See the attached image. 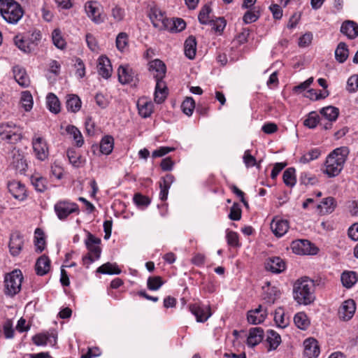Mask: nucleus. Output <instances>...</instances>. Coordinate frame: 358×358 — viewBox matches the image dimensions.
Returning a JSON list of instances; mask_svg holds the SVG:
<instances>
[{
	"label": "nucleus",
	"mask_w": 358,
	"mask_h": 358,
	"mask_svg": "<svg viewBox=\"0 0 358 358\" xmlns=\"http://www.w3.org/2000/svg\"><path fill=\"white\" fill-rule=\"evenodd\" d=\"M315 282L307 276L296 280L293 285V296L300 305L313 303L315 297Z\"/></svg>",
	"instance_id": "1"
},
{
	"label": "nucleus",
	"mask_w": 358,
	"mask_h": 358,
	"mask_svg": "<svg viewBox=\"0 0 358 358\" xmlns=\"http://www.w3.org/2000/svg\"><path fill=\"white\" fill-rule=\"evenodd\" d=\"M149 70L156 79L155 101L162 103L168 94L165 83L162 80L166 74V65L159 59H154L149 63Z\"/></svg>",
	"instance_id": "2"
},
{
	"label": "nucleus",
	"mask_w": 358,
	"mask_h": 358,
	"mask_svg": "<svg viewBox=\"0 0 358 358\" xmlns=\"http://www.w3.org/2000/svg\"><path fill=\"white\" fill-rule=\"evenodd\" d=\"M349 154L347 147H341L334 150L327 157L324 173L329 177L338 176L343 169Z\"/></svg>",
	"instance_id": "3"
},
{
	"label": "nucleus",
	"mask_w": 358,
	"mask_h": 358,
	"mask_svg": "<svg viewBox=\"0 0 358 358\" xmlns=\"http://www.w3.org/2000/svg\"><path fill=\"white\" fill-rule=\"evenodd\" d=\"M0 14L7 22H17L23 16L24 11L14 0H0Z\"/></svg>",
	"instance_id": "4"
},
{
	"label": "nucleus",
	"mask_w": 358,
	"mask_h": 358,
	"mask_svg": "<svg viewBox=\"0 0 358 358\" xmlns=\"http://www.w3.org/2000/svg\"><path fill=\"white\" fill-rule=\"evenodd\" d=\"M101 242L99 238L96 237L90 232H87L85 244L89 252L83 257V263L86 268H88L90 264L100 258L101 253Z\"/></svg>",
	"instance_id": "5"
},
{
	"label": "nucleus",
	"mask_w": 358,
	"mask_h": 358,
	"mask_svg": "<svg viewBox=\"0 0 358 358\" xmlns=\"http://www.w3.org/2000/svg\"><path fill=\"white\" fill-rule=\"evenodd\" d=\"M23 275L20 270L15 269L5 275L4 293L9 296H13L21 290Z\"/></svg>",
	"instance_id": "6"
},
{
	"label": "nucleus",
	"mask_w": 358,
	"mask_h": 358,
	"mask_svg": "<svg viewBox=\"0 0 358 358\" xmlns=\"http://www.w3.org/2000/svg\"><path fill=\"white\" fill-rule=\"evenodd\" d=\"M0 136L10 143H15L22 138V129L13 122L0 124Z\"/></svg>",
	"instance_id": "7"
},
{
	"label": "nucleus",
	"mask_w": 358,
	"mask_h": 358,
	"mask_svg": "<svg viewBox=\"0 0 358 358\" xmlns=\"http://www.w3.org/2000/svg\"><path fill=\"white\" fill-rule=\"evenodd\" d=\"M55 212L60 220H66L71 214H79V206L69 200L58 201L54 206Z\"/></svg>",
	"instance_id": "8"
},
{
	"label": "nucleus",
	"mask_w": 358,
	"mask_h": 358,
	"mask_svg": "<svg viewBox=\"0 0 358 358\" xmlns=\"http://www.w3.org/2000/svg\"><path fill=\"white\" fill-rule=\"evenodd\" d=\"M290 248L294 253L300 255H315L318 251V249L308 240L294 241Z\"/></svg>",
	"instance_id": "9"
},
{
	"label": "nucleus",
	"mask_w": 358,
	"mask_h": 358,
	"mask_svg": "<svg viewBox=\"0 0 358 358\" xmlns=\"http://www.w3.org/2000/svg\"><path fill=\"white\" fill-rule=\"evenodd\" d=\"M31 143L36 157L41 161L46 159L49 155V149L45 139L35 135L32 138Z\"/></svg>",
	"instance_id": "10"
},
{
	"label": "nucleus",
	"mask_w": 358,
	"mask_h": 358,
	"mask_svg": "<svg viewBox=\"0 0 358 358\" xmlns=\"http://www.w3.org/2000/svg\"><path fill=\"white\" fill-rule=\"evenodd\" d=\"M321 117L322 118V122L324 128L325 129H329L331 128V122L336 120L339 114L338 108L334 106H327L323 108L320 110Z\"/></svg>",
	"instance_id": "11"
},
{
	"label": "nucleus",
	"mask_w": 358,
	"mask_h": 358,
	"mask_svg": "<svg viewBox=\"0 0 358 358\" xmlns=\"http://www.w3.org/2000/svg\"><path fill=\"white\" fill-rule=\"evenodd\" d=\"M11 157L10 166L12 168L21 174L24 173L27 164L23 154L19 150L13 149L11 152Z\"/></svg>",
	"instance_id": "12"
},
{
	"label": "nucleus",
	"mask_w": 358,
	"mask_h": 358,
	"mask_svg": "<svg viewBox=\"0 0 358 358\" xmlns=\"http://www.w3.org/2000/svg\"><path fill=\"white\" fill-rule=\"evenodd\" d=\"M8 189L13 196L19 201H24L27 196L25 185L20 181L9 182Z\"/></svg>",
	"instance_id": "13"
},
{
	"label": "nucleus",
	"mask_w": 358,
	"mask_h": 358,
	"mask_svg": "<svg viewBox=\"0 0 358 358\" xmlns=\"http://www.w3.org/2000/svg\"><path fill=\"white\" fill-rule=\"evenodd\" d=\"M355 310L356 305L354 300H346L341 304V306L339 308V317L344 321H348L353 317Z\"/></svg>",
	"instance_id": "14"
},
{
	"label": "nucleus",
	"mask_w": 358,
	"mask_h": 358,
	"mask_svg": "<svg viewBox=\"0 0 358 358\" xmlns=\"http://www.w3.org/2000/svg\"><path fill=\"white\" fill-rule=\"evenodd\" d=\"M24 239L22 235L18 231L13 232L10 234L9 241V250L13 256L18 255L23 247Z\"/></svg>",
	"instance_id": "15"
},
{
	"label": "nucleus",
	"mask_w": 358,
	"mask_h": 358,
	"mask_svg": "<svg viewBox=\"0 0 358 358\" xmlns=\"http://www.w3.org/2000/svg\"><path fill=\"white\" fill-rule=\"evenodd\" d=\"M265 268L274 273H280L285 269V263L279 257H271L266 259Z\"/></svg>",
	"instance_id": "16"
},
{
	"label": "nucleus",
	"mask_w": 358,
	"mask_h": 358,
	"mask_svg": "<svg viewBox=\"0 0 358 358\" xmlns=\"http://www.w3.org/2000/svg\"><path fill=\"white\" fill-rule=\"evenodd\" d=\"M85 11L88 17L94 22L101 20V14L102 11L101 6L96 1H88L85 6Z\"/></svg>",
	"instance_id": "17"
},
{
	"label": "nucleus",
	"mask_w": 358,
	"mask_h": 358,
	"mask_svg": "<svg viewBox=\"0 0 358 358\" xmlns=\"http://www.w3.org/2000/svg\"><path fill=\"white\" fill-rule=\"evenodd\" d=\"M304 355L307 358H316L320 355V347L317 341L313 338H307L303 342Z\"/></svg>",
	"instance_id": "18"
},
{
	"label": "nucleus",
	"mask_w": 358,
	"mask_h": 358,
	"mask_svg": "<svg viewBox=\"0 0 358 358\" xmlns=\"http://www.w3.org/2000/svg\"><path fill=\"white\" fill-rule=\"evenodd\" d=\"M267 316L266 310H262V306L248 312L247 319L250 324H258L263 322Z\"/></svg>",
	"instance_id": "19"
},
{
	"label": "nucleus",
	"mask_w": 358,
	"mask_h": 358,
	"mask_svg": "<svg viewBox=\"0 0 358 358\" xmlns=\"http://www.w3.org/2000/svg\"><path fill=\"white\" fill-rule=\"evenodd\" d=\"M289 229L287 220L273 219L271 223V229L277 237H281L286 234Z\"/></svg>",
	"instance_id": "20"
},
{
	"label": "nucleus",
	"mask_w": 358,
	"mask_h": 358,
	"mask_svg": "<svg viewBox=\"0 0 358 358\" xmlns=\"http://www.w3.org/2000/svg\"><path fill=\"white\" fill-rule=\"evenodd\" d=\"M189 308L198 322H206L211 315L208 308L205 309L196 303L189 305Z\"/></svg>",
	"instance_id": "21"
},
{
	"label": "nucleus",
	"mask_w": 358,
	"mask_h": 358,
	"mask_svg": "<svg viewBox=\"0 0 358 358\" xmlns=\"http://www.w3.org/2000/svg\"><path fill=\"white\" fill-rule=\"evenodd\" d=\"M14 78L22 87H27L30 84V80L25 69L20 66H15L13 69Z\"/></svg>",
	"instance_id": "22"
},
{
	"label": "nucleus",
	"mask_w": 358,
	"mask_h": 358,
	"mask_svg": "<svg viewBox=\"0 0 358 358\" xmlns=\"http://www.w3.org/2000/svg\"><path fill=\"white\" fill-rule=\"evenodd\" d=\"M138 114L143 118H147L153 112V103L145 98H141L137 101Z\"/></svg>",
	"instance_id": "23"
},
{
	"label": "nucleus",
	"mask_w": 358,
	"mask_h": 358,
	"mask_svg": "<svg viewBox=\"0 0 358 358\" xmlns=\"http://www.w3.org/2000/svg\"><path fill=\"white\" fill-rule=\"evenodd\" d=\"M264 338V330L261 327H254L250 329L247 338V344L250 347L258 345Z\"/></svg>",
	"instance_id": "24"
},
{
	"label": "nucleus",
	"mask_w": 358,
	"mask_h": 358,
	"mask_svg": "<svg viewBox=\"0 0 358 358\" xmlns=\"http://www.w3.org/2000/svg\"><path fill=\"white\" fill-rule=\"evenodd\" d=\"M98 72L104 78H108L111 76L112 66L108 57L101 56L99 58Z\"/></svg>",
	"instance_id": "25"
},
{
	"label": "nucleus",
	"mask_w": 358,
	"mask_h": 358,
	"mask_svg": "<svg viewBox=\"0 0 358 358\" xmlns=\"http://www.w3.org/2000/svg\"><path fill=\"white\" fill-rule=\"evenodd\" d=\"M118 80L122 84L131 83L134 77V73L128 66H120L117 70Z\"/></svg>",
	"instance_id": "26"
},
{
	"label": "nucleus",
	"mask_w": 358,
	"mask_h": 358,
	"mask_svg": "<svg viewBox=\"0 0 358 358\" xmlns=\"http://www.w3.org/2000/svg\"><path fill=\"white\" fill-rule=\"evenodd\" d=\"M69 162L73 166L79 168L85 164V159L82 157L81 155L74 148H69L66 152Z\"/></svg>",
	"instance_id": "27"
},
{
	"label": "nucleus",
	"mask_w": 358,
	"mask_h": 358,
	"mask_svg": "<svg viewBox=\"0 0 358 358\" xmlns=\"http://www.w3.org/2000/svg\"><path fill=\"white\" fill-rule=\"evenodd\" d=\"M50 268V261L48 257L43 255L37 259L35 265V269L37 275H45L49 271Z\"/></svg>",
	"instance_id": "28"
},
{
	"label": "nucleus",
	"mask_w": 358,
	"mask_h": 358,
	"mask_svg": "<svg viewBox=\"0 0 358 358\" xmlns=\"http://www.w3.org/2000/svg\"><path fill=\"white\" fill-rule=\"evenodd\" d=\"M184 52L185 56L188 59H193L195 57L196 52V41L194 36H189L185 41Z\"/></svg>",
	"instance_id": "29"
},
{
	"label": "nucleus",
	"mask_w": 358,
	"mask_h": 358,
	"mask_svg": "<svg viewBox=\"0 0 358 358\" xmlns=\"http://www.w3.org/2000/svg\"><path fill=\"white\" fill-rule=\"evenodd\" d=\"M96 272L102 274L118 275L121 273V269L116 263L107 262L99 266Z\"/></svg>",
	"instance_id": "30"
},
{
	"label": "nucleus",
	"mask_w": 358,
	"mask_h": 358,
	"mask_svg": "<svg viewBox=\"0 0 358 358\" xmlns=\"http://www.w3.org/2000/svg\"><path fill=\"white\" fill-rule=\"evenodd\" d=\"M187 24H153L154 27L159 31H168L171 33H177L184 30Z\"/></svg>",
	"instance_id": "31"
},
{
	"label": "nucleus",
	"mask_w": 358,
	"mask_h": 358,
	"mask_svg": "<svg viewBox=\"0 0 358 358\" xmlns=\"http://www.w3.org/2000/svg\"><path fill=\"white\" fill-rule=\"evenodd\" d=\"M358 280L355 271H344L341 275V282L346 288H351Z\"/></svg>",
	"instance_id": "32"
},
{
	"label": "nucleus",
	"mask_w": 358,
	"mask_h": 358,
	"mask_svg": "<svg viewBox=\"0 0 358 358\" xmlns=\"http://www.w3.org/2000/svg\"><path fill=\"white\" fill-rule=\"evenodd\" d=\"M114 147V139L111 136H104L100 143V151L103 155H109Z\"/></svg>",
	"instance_id": "33"
},
{
	"label": "nucleus",
	"mask_w": 358,
	"mask_h": 358,
	"mask_svg": "<svg viewBox=\"0 0 358 358\" xmlns=\"http://www.w3.org/2000/svg\"><path fill=\"white\" fill-rule=\"evenodd\" d=\"M80 108L81 100L80 98L75 94L69 95L66 100V108L68 111L76 113L80 109Z\"/></svg>",
	"instance_id": "34"
},
{
	"label": "nucleus",
	"mask_w": 358,
	"mask_h": 358,
	"mask_svg": "<svg viewBox=\"0 0 358 358\" xmlns=\"http://www.w3.org/2000/svg\"><path fill=\"white\" fill-rule=\"evenodd\" d=\"M341 31L350 39H354L358 36V24H342Z\"/></svg>",
	"instance_id": "35"
},
{
	"label": "nucleus",
	"mask_w": 358,
	"mask_h": 358,
	"mask_svg": "<svg viewBox=\"0 0 358 358\" xmlns=\"http://www.w3.org/2000/svg\"><path fill=\"white\" fill-rule=\"evenodd\" d=\"M66 131L73 137L77 147H81L83 145V137L81 132L76 127L73 125H68L66 127Z\"/></svg>",
	"instance_id": "36"
},
{
	"label": "nucleus",
	"mask_w": 358,
	"mask_h": 358,
	"mask_svg": "<svg viewBox=\"0 0 358 358\" xmlns=\"http://www.w3.org/2000/svg\"><path fill=\"white\" fill-rule=\"evenodd\" d=\"M148 17L152 22H166V17L159 8L154 6L151 7L148 11Z\"/></svg>",
	"instance_id": "37"
},
{
	"label": "nucleus",
	"mask_w": 358,
	"mask_h": 358,
	"mask_svg": "<svg viewBox=\"0 0 358 358\" xmlns=\"http://www.w3.org/2000/svg\"><path fill=\"white\" fill-rule=\"evenodd\" d=\"M14 42L17 47L25 53H29L34 50V47L24 36H16Z\"/></svg>",
	"instance_id": "38"
},
{
	"label": "nucleus",
	"mask_w": 358,
	"mask_h": 358,
	"mask_svg": "<svg viewBox=\"0 0 358 358\" xmlns=\"http://www.w3.org/2000/svg\"><path fill=\"white\" fill-rule=\"evenodd\" d=\"M336 207L335 200L333 197H327L322 200L320 204L317 205V208L324 213H331Z\"/></svg>",
	"instance_id": "39"
},
{
	"label": "nucleus",
	"mask_w": 358,
	"mask_h": 358,
	"mask_svg": "<svg viewBox=\"0 0 358 358\" xmlns=\"http://www.w3.org/2000/svg\"><path fill=\"white\" fill-rule=\"evenodd\" d=\"M348 53L347 45L341 42L338 45L335 50L336 59L340 63H343L347 59Z\"/></svg>",
	"instance_id": "40"
},
{
	"label": "nucleus",
	"mask_w": 358,
	"mask_h": 358,
	"mask_svg": "<svg viewBox=\"0 0 358 358\" xmlns=\"http://www.w3.org/2000/svg\"><path fill=\"white\" fill-rule=\"evenodd\" d=\"M267 342L269 343V350H275L281 342L280 336L273 330L267 331Z\"/></svg>",
	"instance_id": "41"
},
{
	"label": "nucleus",
	"mask_w": 358,
	"mask_h": 358,
	"mask_svg": "<svg viewBox=\"0 0 358 358\" xmlns=\"http://www.w3.org/2000/svg\"><path fill=\"white\" fill-rule=\"evenodd\" d=\"M294 322L296 326L302 330L306 329L310 324L308 316L303 312L296 313L294 317Z\"/></svg>",
	"instance_id": "42"
},
{
	"label": "nucleus",
	"mask_w": 358,
	"mask_h": 358,
	"mask_svg": "<svg viewBox=\"0 0 358 358\" xmlns=\"http://www.w3.org/2000/svg\"><path fill=\"white\" fill-rule=\"evenodd\" d=\"M304 125L310 129H314L318 124L323 125L322 118H320L319 115L315 112L309 113L308 117L304 120Z\"/></svg>",
	"instance_id": "43"
},
{
	"label": "nucleus",
	"mask_w": 358,
	"mask_h": 358,
	"mask_svg": "<svg viewBox=\"0 0 358 358\" xmlns=\"http://www.w3.org/2000/svg\"><path fill=\"white\" fill-rule=\"evenodd\" d=\"M47 105L49 110L55 114L60 111V103L58 98L53 93H49L47 96Z\"/></svg>",
	"instance_id": "44"
},
{
	"label": "nucleus",
	"mask_w": 358,
	"mask_h": 358,
	"mask_svg": "<svg viewBox=\"0 0 358 358\" xmlns=\"http://www.w3.org/2000/svg\"><path fill=\"white\" fill-rule=\"evenodd\" d=\"M31 182L35 189L39 192H43L47 189V180L43 177L34 176L31 178Z\"/></svg>",
	"instance_id": "45"
},
{
	"label": "nucleus",
	"mask_w": 358,
	"mask_h": 358,
	"mask_svg": "<svg viewBox=\"0 0 358 358\" xmlns=\"http://www.w3.org/2000/svg\"><path fill=\"white\" fill-rule=\"evenodd\" d=\"M282 178L283 182L287 186H294L296 182L295 177V169L291 167L287 169L283 173Z\"/></svg>",
	"instance_id": "46"
},
{
	"label": "nucleus",
	"mask_w": 358,
	"mask_h": 358,
	"mask_svg": "<svg viewBox=\"0 0 358 358\" xmlns=\"http://www.w3.org/2000/svg\"><path fill=\"white\" fill-rule=\"evenodd\" d=\"M20 103L22 107L26 110L29 111L33 107V97L30 92L24 91L21 94Z\"/></svg>",
	"instance_id": "47"
},
{
	"label": "nucleus",
	"mask_w": 358,
	"mask_h": 358,
	"mask_svg": "<svg viewBox=\"0 0 358 358\" xmlns=\"http://www.w3.org/2000/svg\"><path fill=\"white\" fill-rule=\"evenodd\" d=\"M321 155L320 150L319 148H313L306 153H305L299 159V162L302 164L308 163L313 160L317 159Z\"/></svg>",
	"instance_id": "48"
},
{
	"label": "nucleus",
	"mask_w": 358,
	"mask_h": 358,
	"mask_svg": "<svg viewBox=\"0 0 358 358\" xmlns=\"http://www.w3.org/2000/svg\"><path fill=\"white\" fill-rule=\"evenodd\" d=\"M195 108L194 100L192 97H187L181 104L182 112L187 116H191Z\"/></svg>",
	"instance_id": "49"
},
{
	"label": "nucleus",
	"mask_w": 358,
	"mask_h": 358,
	"mask_svg": "<svg viewBox=\"0 0 358 358\" xmlns=\"http://www.w3.org/2000/svg\"><path fill=\"white\" fill-rule=\"evenodd\" d=\"M164 284V281L160 276L149 277L147 280V287L150 290H158Z\"/></svg>",
	"instance_id": "50"
},
{
	"label": "nucleus",
	"mask_w": 358,
	"mask_h": 358,
	"mask_svg": "<svg viewBox=\"0 0 358 358\" xmlns=\"http://www.w3.org/2000/svg\"><path fill=\"white\" fill-rule=\"evenodd\" d=\"M35 246L36 251L41 252L45 248V241L44 238L43 232L40 229H36L35 231Z\"/></svg>",
	"instance_id": "51"
},
{
	"label": "nucleus",
	"mask_w": 358,
	"mask_h": 358,
	"mask_svg": "<svg viewBox=\"0 0 358 358\" xmlns=\"http://www.w3.org/2000/svg\"><path fill=\"white\" fill-rule=\"evenodd\" d=\"M52 39L54 45L59 49H64L66 42L62 36L60 30L55 29L52 33Z\"/></svg>",
	"instance_id": "52"
},
{
	"label": "nucleus",
	"mask_w": 358,
	"mask_h": 358,
	"mask_svg": "<svg viewBox=\"0 0 358 358\" xmlns=\"http://www.w3.org/2000/svg\"><path fill=\"white\" fill-rule=\"evenodd\" d=\"M274 320L278 326L281 328H284L288 324V318L285 317L282 308H278L275 310Z\"/></svg>",
	"instance_id": "53"
},
{
	"label": "nucleus",
	"mask_w": 358,
	"mask_h": 358,
	"mask_svg": "<svg viewBox=\"0 0 358 358\" xmlns=\"http://www.w3.org/2000/svg\"><path fill=\"white\" fill-rule=\"evenodd\" d=\"M133 200L138 207H147L150 203V199L140 193L135 194Z\"/></svg>",
	"instance_id": "54"
},
{
	"label": "nucleus",
	"mask_w": 358,
	"mask_h": 358,
	"mask_svg": "<svg viewBox=\"0 0 358 358\" xmlns=\"http://www.w3.org/2000/svg\"><path fill=\"white\" fill-rule=\"evenodd\" d=\"M300 181L301 184L305 185H315L317 182V178L315 176L303 172L301 174Z\"/></svg>",
	"instance_id": "55"
},
{
	"label": "nucleus",
	"mask_w": 358,
	"mask_h": 358,
	"mask_svg": "<svg viewBox=\"0 0 358 358\" xmlns=\"http://www.w3.org/2000/svg\"><path fill=\"white\" fill-rule=\"evenodd\" d=\"M128 44V36L124 32L120 33L116 38V47L120 50L123 51Z\"/></svg>",
	"instance_id": "56"
},
{
	"label": "nucleus",
	"mask_w": 358,
	"mask_h": 358,
	"mask_svg": "<svg viewBox=\"0 0 358 358\" xmlns=\"http://www.w3.org/2000/svg\"><path fill=\"white\" fill-rule=\"evenodd\" d=\"M243 158L246 167L249 168L257 166L259 169V164H257L255 157L251 155L249 150L245 151Z\"/></svg>",
	"instance_id": "57"
},
{
	"label": "nucleus",
	"mask_w": 358,
	"mask_h": 358,
	"mask_svg": "<svg viewBox=\"0 0 358 358\" xmlns=\"http://www.w3.org/2000/svg\"><path fill=\"white\" fill-rule=\"evenodd\" d=\"M210 11L211 10L210 6L207 5L204 6L200 10L199 14L198 15L199 22H214L213 20H208Z\"/></svg>",
	"instance_id": "58"
},
{
	"label": "nucleus",
	"mask_w": 358,
	"mask_h": 358,
	"mask_svg": "<svg viewBox=\"0 0 358 358\" xmlns=\"http://www.w3.org/2000/svg\"><path fill=\"white\" fill-rule=\"evenodd\" d=\"M227 243L231 247L239 246L238 235L236 232L229 231L227 233Z\"/></svg>",
	"instance_id": "59"
},
{
	"label": "nucleus",
	"mask_w": 358,
	"mask_h": 358,
	"mask_svg": "<svg viewBox=\"0 0 358 358\" xmlns=\"http://www.w3.org/2000/svg\"><path fill=\"white\" fill-rule=\"evenodd\" d=\"M347 90L350 92H355L358 90V75L352 76L348 78Z\"/></svg>",
	"instance_id": "60"
},
{
	"label": "nucleus",
	"mask_w": 358,
	"mask_h": 358,
	"mask_svg": "<svg viewBox=\"0 0 358 358\" xmlns=\"http://www.w3.org/2000/svg\"><path fill=\"white\" fill-rule=\"evenodd\" d=\"M175 150L173 147L162 146L154 150L152 153L153 158L161 157Z\"/></svg>",
	"instance_id": "61"
},
{
	"label": "nucleus",
	"mask_w": 358,
	"mask_h": 358,
	"mask_svg": "<svg viewBox=\"0 0 358 358\" xmlns=\"http://www.w3.org/2000/svg\"><path fill=\"white\" fill-rule=\"evenodd\" d=\"M111 15L115 21L120 22L124 20L125 11L123 8L115 6L112 9Z\"/></svg>",
	"instance_id": "62"
},
{
	"label": "nucleus",
	"mask_w": 358,
	"mask_h": 358,
	"mask_svg": "<svg viewBox=\"0 0 358 358\" xmlns=\"http://www.w3.org/2000/svg\"><path fill=\"white\" fill-rule=\"evenodd\" d=\"M229 218L235 221H238L241 218V210L237 204L234 203L231 206L229 214Z\"/></svg>",
	"instance_id": "63"
},
{
	"label": "nucleus",
	"mask_w": 358,
	"mask_h": 358,
	"mask_svg": "<svg viewBox=\"0 0 358 358\" xmlns=\"http://www.w3.org/2000/svg\"><path fill=\"white\" fill-rule=\"evenodd\" d=\"M41 39V33L40 31H34L27 38L28 42L30 43L34 48L38 45Z\"/></svg>",
	"instance_id": "64"
}]
</instances>
